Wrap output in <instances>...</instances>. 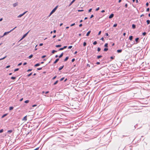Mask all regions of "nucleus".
<instances>
[{
  "label": "nucleus",
  "mask_w": 150,
  "mask_h": 150,
  "mask_svg": "<svg viewBox=\"0 0 150 150\" xmlns=\"http://www.w3.org/2000/svg\"><path fill=\"white\" fill-rule=\"evenodd\" d=\"M19 69L18 68H17V69H15L14 70V71L16 72V71H18L19 70Z\"/></svg>",
  "instance_id": "obj_36"
},
{
  "label": "nucleus",
  "mask_w": 150,
  "mask_h": 150,
  "mask_svg": "<svg viewBox=\"0 0 150 150\" xmlns=\"http://www.w3.org/2000/svg\"><path fill=\"white\" fill-rule=\"evenodd\" d=\"M122 52V50L121 49L120 50H117V52L119 53H120Z\"/></svg>",
  "instance_id": "obj_17"
},
{
  "label": "nucleus",
  "mask_w": 150,
  "mask_h": 150,
  "mask_svg": "<svg viewBox=\"0 0 150 150\" xmlns=\"http://www.w3.org/2000/svg\"><path fill=\"white\" fill-rule=\"evenodd\" d=\"M32 74V73L31 72V73H30V74H28L27 76L28 77H29Z\"/></svg>",
  "instance_id": "obj_31"
},
{
  "label": "nucleus",
  "mask_w": 150,
  "mask_h": 150,
  "mask_svg": "<svg viewBox=\"0 0 150 150\" xmlns=\"http://www.w3.org/2000/svg\"><path fill=\"white\" fill-rule=\"evenodd\" d=\"M132 27L133 29H135L136 28V25H135L133 24L132 25Z\"/></svg>",
  "instance_id": "obj_16"
},
{
  "label": "nucleus",
  "mask_w": 150,
  "mask_h": 150,
  "mask_svg": "<svg viewBox=\"0 0 150 150\" xmlns=\"http://www.w3.org/2000/svg\"><path fill=\"white\" fill-rule=\"evenodd\" d=\"M101 31H99V33H98V35H100V33H101Z\"/></svg>",
  "instance_id": "obj_56"
},
{
  "label": "nucleus",
  "mask_w": 150,
  "mask_h": 150,
  "mask_svg": "<svg viewBox=\"0 0 150 150\" xmlns=\"http://www.w3.org/2000/svg\"><path fill=\"white\" fill-rule=\"evenodd\" d=\"M75 25V23H73L72 24H71V25H70V26H72L74 25Z\"/></svg>",
  "instance_id": "obj_50"
},
{
  "label": "nucleus",
  "mask_w": 150,
  "mask_h": 150,
  "mask_svg": "<svg viewBox=\"0 0 150 150\" xmlns=\"http://www.w3.org/2000/svg\"><path fill=\"white\" fill-rule=\"evenodd\" d=\"M42 69V67L39 68H37V70H41Z\"/></svg>",
  "instance_id": "obj_41"
},
{
  "label": "nucleus",
  "mask_w": 150,
  "mask_h": 150,
  "mask_svg": "<svg viewBox=\"0 0 150 150\" xmlns=\"http://www.w3.org/2000/svg\"><path fill=\"white\" fill-rule=\"evenodd\" d=\"M16 28V27H15L13 29H12L10 31H8V32H5L4 34V35H3V36H4L8 34L9 33H10V32H11V31H12L14 29H15V28Z\"/></svg>",
  "instance_id": "obj_1"
},
{
  "label": "nucleus",
  "mask_w": 150,
  "mask_h": 150,
  "mask_svg": "<svg viewBox=\"0 0 150 150\" xmlns=\"http://www.w3.org/2000/svg\"><path fill=\"white\" fill-rule=\"evenodd\" d=\"M99 7H98L96 8V11H98L99 10Z\"/></svg>",
  "instance_id": "obj_51"
},
{
  "label": "nucleus",
  "mask_w": 150,
  "mask_h": 150,
  "mask_svg": "<svg viewBox=\"0 0 150 150\" xmlns=\"http://www.w3.org/2000/svg\"><path fill=\"white\" fill-rule=\"evenodd\" d=\"M53 13L51 11L50 13V15H49V16H48V17H50V16Z\"/></svg>",
  "instance_id": "obj_43"
},
{
  "label": "nucleus",
  "mask_w": 150,
  "mask_h": 150,
  "mask_svg": "<svg viewBox=\"0 0 150 150\" xmlns=\"http://www.w3.org/2000/svg\"><path fill=\"white\" fill-rule=\"evenodd\" d=\"M7 115V114H5L3 115L1 117V118H3L5 117Z\"/></svg>",
  "instance_id": "obj_18"
},
{
  "label": "nucleus",
  "mask_w": 150,
  "mask_h": 150,
  "mask_svg": "<svg viewBox=\"0 0 150 150\" xmlns=\"http://www.w3.org/2000/svg\"><path fill=\"white\" fill-rule=\"evenodd\" d=\"M57 52L56 51L53 50L52 51V53L54 54L55 52Z\"/></svg>",
  "instance_id": "obj_28"
},
{
  "label": "nucleus",
  "mask_w": 150,
  "mask_h": 150,
  "mask_svg": "<svg viewBox=\"0 0 150 150\" xmlns=\"http://www.w3.org/2000/svg\"><path fill=\"white\" fill-rule=\"evenodd\" d=\"M82 26V24H80L79 25V26L80 27H81Z\"/></svg>",
  "instance_id": "obj_63"
},
{
  "label": "nucleus",
  "mask_w": 150,
  "mask_h": 150,
  "mask_svg": "<svg viewBox=\"0 0 150 150\" xmlns=\"http://www.w3.org/2000/svg\"><path fill=\"white\" fill-rule=\"evenodd\" d=\"M102 57V56L101 55H98L97 56V59H99Z\"/></svg>",
  "instance_id": "obj_21"
},
{
  "label": "nucleus",
  "mask_w": 150,
  "mask_h": 150,
  "mask_svg": "<svg viewBox=\"0 0 150 150\" xmlns=\"http://www.w3.org/2000/svg\"><path fill=\"white\" fill-rule=\"evenodd\" d=\"M10 67V65L7 66L6 67V68H9Z\"/></svg>",
  "instance_id": "obj_58"
},
{
  "label": "nucleus",
  "mask_w": 150,
  "mask_h": 150,
  "mask_svg": "<svg viewBox=\"0 0 150 150\" xmlns=\"http://www.w3.org/2000/svg\"><path fill=\"white\" fill-rule=\"evenodd\" d=\"M61 46H62L61 45H56L55 46V47H61Z\"/></svg>",
  "instance_id": "obj_19"
},
{
  "label": "nucleus",
  "mask_w": 150,
  "mask_h": 150,
  "mask_svg": "<svg viewBox=\"0 0 150 150\" xmlns=\"http://www.w3.org/2000/svg\"><path fill=\"white\" fill-rule=\"evenodd\" d=\"M59 60V58L55 60V61L54 62L53 64H55L56 63L58 62V61Z\"/></svg>",
  "instance_id": "obj_7"
},
{
  "label": "nucleus",
  "mask_w": 150,
  "mask_h": 150,
  "mask_svg": "<svg viewBox=\"0 0 150 150\" xmlns=\"http://www.w3.org/2000/svg\"><path fill=\"white\" fill-rule=\"evenodd\" d=\"M13 7H16V6H17L18 5V4L17 3H16L13 4Z\"/></svg>",
  "instance_id": "obj_14"
},
{
  "label": "nucleus",
  "mask_w": 150,
  "mask_h": 150,
  "mask_svg": "<svg viewBox=\"0 0 150 150\" xmlns=\"http://www.w3.org/2000/svg\"><path fill=\"white\" fill-rule=\"evenodd\" d=\"M7 57V56H5L4 57L2 58H1V59H0V60H3V59H5L6 57Z\"/></svg>",
  "instance_id": "obj_25"
},
{
  "label": "nucleus",
  "mask_w": 150,
  "mask_h": 150,
  "mask_svg": "<svg viewBox=\"0 0 150 150\" xmlns=\"http://www.w3.org/2000/svg\"><path fill=\"white\" fill-rule=\"evenodd\" d=\"M64 50V49H63V47H62V48H59V50L60 51V50Z\"/></svg>",
  "instance_id": "obj_39"
},
{
  "label": "nucleus",
  "mask_w": 150,
  "mask_h": 150,
  "mask_svg": "<svg viewBox=\"0 0 150 150\" xmlns=\"http://www.w3.org/2000/svg\"><path fill=\"white\" fill-rule=\"evenodd\" d=\"M104 47H108V43H106L104 45Z\"/></svg>",
  "instance_id": "obj_30"
},
{
  "label": "nucleus",
  "mask_w": 150,
  "mask_h": 150,
  "mask_svg": "<svg viewBox=\"0 0 150 150\" xmlns=\"http://www.w3.org/2000/svg\"><path fill=\"white\" fill-rule=\"evenodd\" d=\"M76 0H73L69 4V6H70L71 5V4L75 1Z\"/></svg>",
  "instance_id": "obj_8"
},
{
  "label": "nucleus",
  "mask_w": 150,
  "mask_h": 150,
  "mask_svg": "<svg viewBox=\"0 0 150 150\" xmlns=\"http://www.w3.org/2000/svg\"><path fill=\"white\" fill-rule=\"evenodd\" d=\"M27 11H25L22 14L19 15L18 16V18H20L22 16H23Z\"/></svg>",
  "instance_id": "obj_3"
},
{
  "label": "nucleus",
  "mask_w": 150,
  "mask_h": 150,
  "mask_svg": "<svg viewBox=\"0 0 150 150\" xmlns=\"http://www.w3.org/2000/svg\"><path fill=\"white\" fill-rule=\"evenodd\" d=\"M58 6H57L55 7L51 11L53 13L55 12L57 8L58 7Z\"/></svg>",
  "instance_id": "obj_4"
},
{
  "label": "nucleus",
  "mask_w": 150,
  "mask_h": 150,
  "mask_svg": "<svg viewBox=\"0 0 150 150\" xmlns=\"http://www.w3.org/2000/svg\"><path fill=\"white\" fill-rule=\"evenodd\" d=\"M146 23L147 25L149 24L150 23V21L149 20H148L146 21Z\"/></svg>",
  "instance_id": "obj_20"
},
{
  "label": "nucleus",
  "mask_w": 150,
  "mask_h": 150,
  "mask_svg": "<svg viewBox=\"0 0 150 150\" xmlns=\"http://www.w3.org/2000/svg\"><path fill=\"white\" fill-rule=\"evenodd\" d=\"M27 120V116H25L23 118V119H22V120H25V121H26V120Z\"/></svg>",
  "instance_id": "obj_9"
},
{
  "label": "nucleus",
  "mask_w": 150,
  "mask_h": 150,
  "mask_svg": "<svg viewBox=\"0 0 150 150\" xmlns=\"http://www.w3.org/2000/svg\"><path fill=\"white\" fill-rule=\"evenodd\" d=\"M29 102V100H26L24 102L25 103H27Z\"/></svg>",
  "instance_id": "obj_34"
},
{
  "label": "nucleus",
  "mask_w": 150,
  "mask_h": 150,
  "mask_svg": "<svg viewBox=\"0 0 150 150\" xmlns=\"http://www.w3.org/2000/svg\"><path fill=\"white\" fill-rule=\"evenodd\" d=\"M149 8H147L146 11H149Z\"/></svg>",
  "instance_id": "obj_53"
},
{
  "label": "nucleus",
  "mask_w": 150,
  "mask_h": 150,
  "mask_svg": "<svg viewBox=\"0 0 150 150\" xmlns=\"http://www.w3.org/2000/svg\"><path fill=\"white\" fill-rule=\"evenodd\" d=\"M92 11V8H90L88 10V12H90Z\"/></svg>",
  "instance_id": "obj_54"
},
{
  "label": "nucleus",
  "mask_w": 150,
  "mask_h": 150,
  "mask_svg": "<svg viewBox=\"0 0 150 150\" xmlns=\"http://www.w3.org/2000/svg\"><path fill=\"white\" fill-rule=\"evenodd\" d=\"M91 31L90 30L89 31H88L86 34V36H88L90 34V33H91Z\"/></svg>",
  "instance_id": "obj_11"
},
{
  "label": "nucleus",
  "mask_w": 150,
  "mask_h": 150,
  "mask_svg": "<svg viewBox=\"0 0 150 150\" xmlns=\"http://www.w3.org/2000/svg\"><path fill=\"white\" fill-rule=\"evenodd\" d=\"M100 47H98V49H97V51H98V52H99L100 51Z\"/></svg>",
  "instance_id": "obj_37"
},
{
  "label": "nucleus",
  "mask_w": 150,
  "mask_h": 150,
  "mask_svg": "<svg viewBox=\"0 0 150 150\" xmlns=\"http://www.w3.org/2000/svg\"><path fill=\"white\" fill-rule=\"evenodd\" d=\"M100 64V62H97L96 63V64Z\"/></svg>",
  "instance_id": "obj_62"
},
{
  "label": "nucleus",
  "mask_w": 150,
  "mask_h": 150,
  "mask_svg": "<svg viewBox=\"0 0 150 150\" xmlns=\"http://www.w3.org/2000/svg\"><path fill=\"white\" fill-rule=\"evenodd\" d=\"M32 70V69H28V70L27 71L28 72V71H31Z\"/></svg>",
  "instance_id": "obj_52"
},
{
  "label": "nucleus",
  "mask_w": 150,
  "mask_h": 150,
  "mask_svg": "<svg viewBox=\"0 0 150 150\" xmlns=\"http://www.w3.org/2000/svg\"><path fill=\"white\" fill-rule=\"evenodd\" d=\"M64 67V65H63L62 66H61V67H60L59 68V71H60L61 70H62L63 68Z\"/></svg>",
  "instance_id": "obj_12"
},
{
  "label": "nucleus",
  "mask_w": 150,
  "mask_h": 150,
  "mask_svg": "<svg viewBox=\"0 0 150 150\" xmlns=\"http://www.w3.org/2000/svg\"><path fill=\"white\" fill-rule=\"evenodd\" d=\"M13 107H10L9 109L10 110H11L13 109Z\"/></svg>",
  "instance_id": "obj_29"
},
{
  "label": "nucleus",
  "mask_w": 150,
  "mask_h": 150,
  "mask_svg": "<svg viewBox=\"0 0 150 150\" xmlns=\"http://www.w3.org/2000/svg\"><path fill=\"white\" fill-rule=\"evenodd\" d=\"M46 57V55H43L42 57V58H43L45 57Z\"/></svg>",
  "instance_id": "obj_55"
},
{
  "label": "nucleus",
  "mask_w": 150,
  "mask_h": 150,
  "mask_svg": "<svg viewBox=\"0 0 150 150\" xmlns=\"http://www.w3.org/2000/svg\"><path fill=\"white\" fill-rule=\"evenodd\" d=\"M64 79V77H63L62 78H61L60 79V81H62Z\"/></svg>",
  "instance_id": "obj_45"
},
{
  "label": "nucleus",
  "mask_w": 150,
  "mask_h": 150,
  "mask_svg": "<svg viewBox=\"0 0 150 150\" xmlns=\"http://www.w3.org/2000/svg\"><path fill=\"white\" fill-rule=\"evenodd\" d=\"M16 78V77H15L12 76L11 77V79L13 80L15 79Z\"/></svg>",
  "instance_id": "obj_27"
},
{
  "label": "nucleus",
  "mask_w": 150,
  "mask_h": 150,
  "mask_svg": "<svg viewBox=\"0 0 150 150\" xmlns=\"http://www.w3.org/2000/svg\"><path fill=\"white\" fill-rule=\"evenodd\" d=\"M146 33L145 32H144V33H142V35H143V36H144L146 35Z\"/></svg>",
  "instance_id": "obj_40"
},
{
  "label": "nucleus",
  "mask_w": 150,
  "mask_h": 150,
  "mask_svg": "<svg viewBox=\"0 0 150 150\" xmlns=\"http://www.w3.org/2000/svg\"><path fill=\"white\" fill-rule=\"evenodd\" d=\"M146 5L147 6H149V3L148 2H147L146 3Z\"/></svg>",
  "instance_id": "obj_57"
},
{
  "label": "nucleus",
  "mask_w": 150,
  "mask_h": 150,
  "mask_svg": "<svg viewBox=\"0 0 150 150\" xmlns=\"http://www.w3.org/2000/svg\"><path fill=\"white\" fill-rule=\"evenodd\" d=\"M29 31H28L26 33H25V34L24 35H23V36L22 37V38L19 41H20L21 40L23 39L24 38H25L27 36V34H28V33H29Z\"/></svg>",
  "instance_id": "obj_2"
},
{
  "label": "nucleus",
  "mask_w": 150,
  "mask_h": 150,
  "mask_svg": "<svg viewBox=\"0 0 150 150\" xmlns=\"http://www.w3.org/2000/svg\"><path fill=\"white\" fill-rule=\"evenodd\" d=\"M63 54H64V53L63 52H62L61 54L59 56V58H61V57H62L63 55Z\"/></svg>",
  "instance_id": "obj_10"
},
{
  "label": "nucleus",
  "mask_w": 150,
  "mask_h": 150,
  "mask_svg": "<svg viewBox=\"0 0 150 150\" xmlns=\"http://www.w3.org/2000/svg\"><path fill=\"white\" fill-rule=\"evenodd\" d=\"M117 25V24L116 23V24H115L113 25V27H116Z\"/></svg>",
  "instance_id": "obj_38"
},
{
  "label": "nucleus",
  "mask_w": 150,
  "mask_h": 150,
  "mask_svg": "<svg viewBox=\"0 0 150 150\" xmlns=\"http://www.w3.org/2000/svg\"><path fill=\"white\" fill-rule=\"evenodd\" d=\"M58 80H57L54 83H53V85H56L58 83Z\"/></svg>",
  "instance_id": "obj_23"
},
{
  "label": "nucleus",
  "mask_w": 150,
  "mask_h": 150,
  "mask_svg": "<svg viewBox=\"0 0 150 150\" xmlns=\"http://www.w3.org/2000/svg\"><path fill=\"white\" fill-rule=\"evenodd\" d=\"M86 45V42H84L83 43V46H85Z\"/></svg>",
  "instance_id": "obj_33"
},
{
  "label": "nucleus",
  "mask_w": 150,
  "mask_h": 150,
  "mask_svg": "<svg viewBox=\"0 0 150 150\" xmlns=\"http://www.w3.org/2000/svg\"><path fill=\"white\" fill-rule=\"evenodd\" d=\"M40 64H39V63H37V64H35L34 65V66L35 67H37V66H40Z\"/></svg>",
  "instance_id": "obj_22"
},
{
  "label": "nucleus",
  "mask_w": 150,
  "mask_h": 150,
  "mask_svg": "<svg viewBox=\"0 0 150 150\" xmlns=\"http://www.w3.org/2000/svg\"><path fill=\"white\" fill-rule=\"evenodd\" d=\"M75 59L73 58V59H72L71 60V62H74L75 61Z\"/></svg>",
  "instance_id": "obj_46"
},
{
  "label": "nucleus",
  "mask_w": 150,
  "mask_h": 150,
  "mask_svg": "<svg viewBox=\"0 0 150 150\" xmlns=\"http://www.w3.org/2000/svg\"><path fill=\"white\" fill-rule=\"evenodd\" d=\"M53 13L51 11L50 13V15H49V16H48V17H50V16Z\"/></svg>",
  "instance_id": "obj_42"
},
{
  "label": "nucleus",
  "mask_w": 150,
  "mask_h": 150,
  "mask_svg": "<svg viewBox=\"0 0 150 150\" xmlns=\"http://www.w3.org/2000/svg\"><path fill=\"white\" fill-rule=\"evenodd\" d=\"M72 47V46H70L68 47V48L69 49H71Z\"/></svg>",
  "instance_id": "obj_48"
},
{
  "label": "nucleus",
  "mask_w": 150,
  "mask_h": 150,
  "mask_svg": "<svg viewBox=\"0 0 150 150\" xmlns=\"http://www.w3.org/2000/svg\"><path fill=\"white\" fill-rule=\"evenodd\" d=\"M133 39V36H130L129 37V39L130 40H132Z\"/></svg>",
  "instance_id": "obj_15"
},
{
  "label": "nucleus",
  "mask_w": 150,
  "mask_h": 150,
  "mask_svg": "<svg viewBox=\"0 0 150 150\" xmlns=\"http://www.w3.org/2000/svg\"><path fill=\"white\" fill-rule=\"evenodd\" d=\"M139 38H136L135 39V41L136 42V43H134V44H137L138 42V41L139 40Z\"/></svg>",
  "instance_id": "obj_5"
},
{
  "label": "nucleus",
  "mask_w": 150,
  "mask_h": 150,
  "mask_svg": "<svg viewBox=\"0 0 150 150\" xmlns=\"http://www.w3.org/2000/svg\"><path fill=\"white\" fill-rule=\"evenodd\" d=\"M93 15H91V16L90 17V18H93Z\"/></svg>",
  "instance_id": "obj_59"
},
{
  "label": "nucleus",
  "mask_w": 150,
  "mask_h": 150,
  "mask_svg": "<svg viewBox=\"0 0 150 150\" xmlns=\"http://www.w3.org/2000/svg\"><path fill=\"white\" fill-rule=\"evenodd\" d=\"M69 59V57H66V58L64 59V62H66V61H67L68 59Z\"/></svg>",
  "instance_id": "obj_13"
},
{
  "label": "nucleus",
  "mask_w": 150,
  "mask_h": 150,
  "mask_svg": "<svg viewBox=\"0 0 150 150\" xmlns=\"http://www.w3.org/2000/svg\"><path fill=\"white\" fill-rule=\"evenodd\" d=\"M3 129H1L0 130V133H2L3 132Z\"/></svg>",
  "instance_id": "obj_49"
},
{
  "label": "nucleus",
  "mask_w": 150,
  "mask_h": 150,
  "mask_svg": "<svg viewBox=\"0 0 150 150\" xmlns=\"http://www.w3.org/2000/svg\"><path fill=\"white\" fill-rule=\"evenodd\" d=\"M12 132V130H9L7 132L9 133H11Z\"/></svg>",
  "instance_id": "obj_35"
},
{
  "label": "nucleus",
  "mask_w": 150,
  "mask_h": 150,
  "mask_svg": "<svg viewBox=\"0 0 150 150\" xmlns=\"http://www.w3.org/2000/svg\"><path fill=\"white\" fill-rule=\"evenodd\" d=\"M83 10H78V12H81V11H83Z\"/></svg>",
  "instance_id": "obj_44"
},
{
  "label": "nucleus",
  "mask_w": 150,
  "mask_h": 150,
  "mask_svg": "<svg viewBox=\"0 0 150 150\" xmlns=\"http://www.w3.org/2000/svg\"><path fill=\"white\" fill-rule=\"evenodd\" d=\"M108 50V48H104V50H103L104 51H107Z\"/></svg>",
  "instance_id": "obj_24"
},
{
  "label": "nucleus",
  "mask_w": 150,
  "mask_h": 150,
  "mask_svg": "<svg viewBox=\"0 0 150 150\" xmlns=\"http://www.w3.org/2000/svg\"><path fill=\"white\" fill-rule=\"evenodd\" d=\"M97 44V42L96 41H94L93 43V44L94 45H96V44Z\"/></svg>",
  "instance_id": "obj_32"
},
{
  "label": "nucleus",
  "mask_w": 150,
  "mask_h": 150,
  "mask_svg": "<svg viewBox=\"0 0 150 150\" xmlns=\"http://www.w3.org/2000/svg\"><path fill=\"white\" fill-rule=\"evenodd\" d=\"M114 15L112 13L109 16V18L110 19L112 18L114 16Z\"/></svg>",
  "instance_id": "obj_6"
},
{
  "label": "nucleus",
  "mask_w": 150,
  "mask_h": 150,
  "mask_svg": "<svg viewBox=\"0 0 150 150\" xmlns=\"http://www.w3.org/2000/svg\"><path fill=\"white\" fill-rule=\"evenodd\" d=\"M100 40H102V41H104V38H103L102 37V38L101 39H100Z\"/></svg>",
  "instance_id": "obj_61"
},
{
  "label": "nucleus",
  "mask_w": 150,
  "mask_h": 150,
  "mask_svg": "<svg viewBox=\"0 0 150 150\" xmlns=\"http://www.w3.org/2000/svg\"><path fill=\"white\" fill-rule=\"evenodd\" d=\"M125 7L127 8V4H126L125 5Z\"/></svg>",
  "instance_id": "obj_64"
},
{
  "label": "nucleus",
  "mask_w": 150,
  "mask_h": 150,
  "mask_svg": "<svg viewBox=\"0 0 150 150\" xmlns=\"http://www.w3.org/2000/svg\"><path fill=\"white\" fill-rule=\"evenodd\" d=\"M57 77V76H54L52 79V80H54V79Z\"/></svg>",
  "instance_id": "obj_47"
},
{
  "label": "nucleus",
  "mask_w": 150,
  "mask_h": 150,
  "mask_svg": "<svg viewBox=\"0 0 150 150\" xmlns=\"http://www.w3.org/2000/svg\"><path fill=\"white\" fill-rule=\"evenodd\" d=\"M22 64V63H19V64H18V66H20Z\"/></svg>",
  "instance_id": "obj_60"
},
{
  "label": "nucleus",
  "mask_w": 150,
  "mask_h": 150,
  "mask_svg": "<svg viewBox=\"0 0 150 150\" xmlns=\"http://www.w3.org/2000/svg\"><path fill=\"white\" fill-rule=\"evenodd\" d=\"M33 57V55L31 54L29 56L28 58L29 59H31Z\"/></svg>",
  "instance_id": "obj_26"
}]
</instances>
